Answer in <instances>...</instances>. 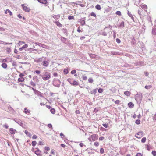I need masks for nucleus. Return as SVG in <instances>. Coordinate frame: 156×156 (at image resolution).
I'll return each instance as SVG.
<instances>
[{
	"label": "nucleus",
	"mask_w": 156,
	"mask_h": 156,
	"mask_svg": "<svg viewBox=\"0 0 156 156\" xmlns=\"http://www.w3.org/2000/svg\"><path fill=\"white\" fill-rule=\"evenodd\" d=\"M50 148L49 147H45V151H44V152L45 153L47 154L48 151L50 150Z\"/></svg>",
	"instance_id": "nucleus-16"
},
{
	"label": "nucleus",
	"mask_w": 156,
	"mask_h": 156,
	"mask_svg": "<svg viewBox=\"0 0 156 156\" xmlns=\"http://www.w3.org/2000/svg\"><path fill=\"white\" fill-rule=\"evenodd\" d=\"M46 107L50 109V108H51V106L50 105H46Z\"/></svg>",
	"instance_id": "nucleus-53"
},
{
	"label": "nucleus",
	"mask_w": 156,
	"mask_h": 156,
	"mask_svg": "<svg viewBox=\"0 0 156 156\" xmlns=\"http://www.w3.org/2000/svg\"><path fill=\"white\" fill-rule=\"evenodd\" d=\"M91 138L93 141L97 140L98 138V136L96 134H93L91 136Z\"/></svg>",
	"instance_id": "nucleus-4"
},
{
	"label": "nucleus",
	"mask_w": 156,
	"mask_h": 156,
	"mask_svg": "<svg viewBox=\"0 0 156 156\" xmlns=\"http://www.w3.org/2000/svg\"><path fill=\"white\" fill-rule=\"evenodd\" d=\"M21 6L23 10L25 12H29L30 11V9L27 6V4H22L21 5Z\"/></svg>",
	"instance_id": "nucleus-2"
},
{
	"label": "nucleus",
	"mask_w": 156,
	"mask_h": 156,
	"mask_svg": "<svg viewBox=\"0 0 156 156\" xmlns=\"http://www.w3.org/2000/svg\"><path fill=\"white\" fill-rule=\"evenodd\" d=\"M42 78L44 80H47L50 78V73L47 72H45L44 74L42 76Z\"/></svg>",
	"instance_id": "nucleus-1"
},
{
	"label": "nucleus",
	"mask_w": 156,
	"mask_h": 156,
	"mask_svg": "<svg viewBox=\"0 0 156 156\" xmlns=\"http://www.w3.org/2000/svg\"><path fill=\"white\" fill-rule=\"evenodd\" d=\"M77 31L79 33L81 31V30L80 29V27H78Z\"/></svg>",
	"instance_id": "nucleus-63"
},
{
	"label": "nucleus",
	"mask_w": 156,
	"mask_h": 156,
	"mask_svg": "<svg viewBox=\"0 0 156 156\" xmlns=\"http://www.w3.org/2000/svg\"><path fill=\"white\" fill-rule=\"evenodd\" d=\"M140 123V120L139 119H137L135 122V123L137 125L139 124Z\"/></svg>",
	"instance_id": "nucleus-35"
},
{
	"label": "nucleus",
	"mask_w": 156,
	"mask_h": 156,
	"mask_svg": "<svg viewBox=\"0 0 156 156\" xmlns=\"http://www.w3.org/2000/svg\"><path fill=\"white\" fill-rule=\"evenodd\" d=\"M120 100H117L115 101V104H119L120 103Z\"/></svg>",
	"instance_id": "nucleus-46"
},
{
	"label": "nucleus",
	"mask_w": 156,
	"mask_h": 156,
	"mask_svg": "<svg viewBox=\"0 0 156 156\" xmlns=\"http://www.w3.org/2000/svg\"><path fill=\"white\" fill-rule=\"evenodd\" d=\"M40 3H42L44 4H46L47 3V0H37Z\"/></svg>",
	"instance_id": "nucleus-8"
},
{
	"label": "nucleus",
	"mask_w": 156,
	"mask_h": 156,
	"mask_svg": "<svg viewBox=\"0 0 156 156\" xmlns=\"http://www.w3.org/2000/svg\"><path fill=\"white\" fill-rule=\"evenodd\" d=\"M28 47V45L26 44H24L23 46H22L21 48H20L19 50L20 51H22L23 49L26 48H27Z\"/></svg>",
	"instance_id": "nucleus-11"
},
{
	"label": "nucleus",
	"mask_w": 156,
	"mask_h": 156,
	"mask_svg": "<svg viewBox=\"0 0 156 156\" xmlns=\"http://www.w3.org/2000/svg\"><path fill=\"white\" fill-rule=\"evenodd\" d=\"M152 34L154 35H156V28H154L152 30Z\"/></svg>",
	"instance_id": "nucleus-25"
},
{
	"label": "nucleus",
	"mask_w": 156,
	"mask_h": 156,
	"mask_svg": "<svg viewBox=\"0 0 156 156\" xmlns=\"http://www.w3.org/2000/svg\"><path fill=\"white\" fill-rule=\"evenodd\" d=\"M124 94L127 96H129L130 94V92L128 91H126L124 92Z\"/></svg>",
	"instance_id": "nucleus-22"
},
{
	"label": "nucleus",
	"mask_w": 156,
	"mask_h": 156,
	"mask_svg": "<svg viewBox=\"0 0 156 156\" xmlns=\"http://www.w3.org/2000/svg\"><path fill=\"white\" fill-rule=\"evenodd\" d=\"M152 86L150 85H146L145 87V88L147 89H148L150 88H151L152 87Z\"/></svg>",
	"instance_id": "nucleus-31"
},
{
	"label": "nucleus",
	"mask_w": 156,
	"mask_h": 156,
	"mask_svg": "<svg viewBox=\"0 0 156 156\" xmlns=\"http://www.w3.org/2000/svg\"><path fill=\"white\" fill-rule=\"evenodd\" d=\"M6 51L9 53L11 51V49L9 48H6Z\"/></svg>",
	"instance_id": "nucleus-37"
},
{
	"label": "nucleus",
	"mask_w": 156,
	"mask_h": 156,
	"mask_svg": "<svg viewBox=\"0 0 156 156\" xmlns=\"http://www.w3.org/2000/svg\"><path fill=\"white\" fill-rule=\"evenodd\" d=\"M25 43V42L24 41H19V42L18 43V44L20 46L23 44H24Z\"/></svg>",
	"instance_id": "nucleus-24"
},
{
	"label": "nucleus",
	"mask_w": 156,
	"mask_h": 156,
	"mask_svg": "<svg viewBox=\"0 0 156 156\" xmlns=\"http://www.w3.org/2000/svg\"><path fill=\"white\" fill-rule=\"evenodd\" d=\"M61 146L63 148L65 147L66 146L65 145L63 144H61Z\"/></svg>",
	"instance_id": "nucleus-62"
},
{
	"label": "nucleus",
	"mask_w": 156,
	"mask_h": 156,
	"mask_svg": "<svg viewBox=\"0 0 156 156\" xmlns=\"http://www.w3.org/2000/svg\"><path fill=\"white\" fill-rule=\"evenodd\" d=\"M4 126L6 128V129H8V126L6 125V124H5L4 125Z\"/></svg>",
	"instance_id": "nucleus-61"
},
{
	"label": "nucleus",
	"mask_w": 156,
	"mask_h": 156,
	"mask_svg": "<svg viewBox=\"0 0 156 156\" xmlns=\"http://www.w3.org/2000/svg\"><path fill=\"white\" fill-rule=\"evenodd\" d=\"M1 66L3 68L5 69L7 67V65L6 63H3L2 64Z\"/></svg>",
	"instance_id": "nucleus-20"
},
{
	"label": "nucleus",
	"mask_w": 156,
	"mask_h": 156,
	"mask_svg": "<svg viewBox=\"0 0 156 156\" xmlns=\"http://www.w3.org/2000/svg\"><path fill=\"white\" fill-rule=\"evenodd\" d=\"M88 81L89 83H92L93 82V80L92 78H89Z\"/></svg>",
	"instance_id": "nucleus-26"
},
{
	"label": "nucleus",
	"mask_w": 156,
	"mask_h": 156,
	"mask_svg": "<svg viewBox=\"0 0 156 156\" xmlns=\"http://www.w3.org/2000/svg\"><path fill=\"white\" fill-rule=\"evenodd\" d=\"M68 19L69 20H71L74 19V17L73 16H68Z\"/></svg>",
	"instance_id": "nucleus-36"
},
{
	"label": "nucleus",
	"mask_w": 156,
	"mask_h": 156,
	"mask_svg": "<svg viewBox=\"0 0 156 156\" xmlns=\"http://www.w3.org/2000/svg\"><path fill=\"white\" fill-rule=\"evenodd\" d=\"M141 8L145 11H146L147 9V6L145 4L142 3L140 5Z\"/></svg>",
	"instance_id": "nucleus-5"
},
{
	"label": "nucleus",
	"mask_w": 156,
	"mask_h": 156,
	"mask_svg": "<svg viewBox=\"0 0 156 156\" xmlns=\"http://www.w3.org/2000/svg\"><path fill=\"white\" fill-rule=\"evenodd\" d=\"M79 145L81 147H82L83 146L84 144H83L82 143H80L79 144Z\"/></svg>",
	"instance_id": "nucleus-60"
},
{
	"label": "nucleus",
	"mask_w": 156,
	"mask_h": 156,
	"mask_svg": "<svg viewBox=\"0 0 156 156\" xmlns=\"http://www.w3.org/2000/svg\"><path fill=\"white\" fill-rule=\"evenodd\" d=\"M152 154L154 156H156V151H153L152 152Z\"/></svg>",
	"instance_id": "nucleus-41"
},
{
	"label": "nucleus",
	"mask_w": 156,
	"mask_h": 156,
	"mask_svg": "<svg viewBox=\"0 0 156 156\" xmlns=\"http://www.w3.org/2000/svg\"><path fill=\"white\" fill-rule=\"evenodd\" d=\"M63 72L64 73V74H67L69 73V71L67 69H65L64 70Z\"/></svg>",
	"instance_id": "nucleus-28"
},
{
	"label": "nucleus",
	"mask_w": 156,
	"mask_h": 156,
	"mask_svg": "<svg viewBox=\"0 0 156 156\" xmlns=\"http://www.w3.org/2000/svg\"><path fill=\"white\" fill-rule=\"evenodd\" d=\"M54 23L56 24V25L59 27H62V25L58 21H56L54 22Z\"/></svg>",
	"instance_id": "nucleus-14"
},
{
	"label": "nucleus",
	"mask_w": 156,
	"mask_h": 156,
	"mask_svg": "<svg viewBox=\"0 0 156 156\" xmlns=\"http://www.w3.org/2000/svg\"><path fill=\"white\" fill-rule=\"evenodd\" d=\"M103 91V90L101 88H99L98 90V92L99 93H102Z\"/></svg>",
	"instance_id": "nucleus-34"
},
{
	"label": "nucleus",
	"mask_w": 156,
	"mask_h": 156,
	"mask_svg": "<svg viewBox=\"0 0 156 156\" xmlns=\"http://www.w3.org/2000/svg\"><path fill=\"white\" fill-rule=\"evenodd\" d=\"M90 15L91 16H93V17H96V14H95V13L94 12H91V13Z\"/></svg>",
	"instance_id": "nucleus-29"
},
{
	"label": "nucleus",
	"mask_w": 156,
	"mask_h": 156,
	"mask_svg": "<svg viewBox=\"0 0 156 156\" xmlns=\"http://www.w3.org/2000/svg\"><path fill=\"white\" fill-rule=\"evenodd\" d=\"M25 79L23 77H20L18 79V81L20 82H24Z\"/></svg>",
	"instance_id": "nucleus-13"
},
{
	"label": "nucleus",
	"mask_w": 156,
	"mask_h": 156,
	"mask_svg": "<svg viewBox=\"0 0 156 156\" xmlns=\"http://www.w3.org/2000/svg\"><path fill=\"white\" fill-rule=\"evenodd\" d=\"M82 78L83 80H86L87 79V77L85 75H83L82 76Z\"/></svg>",
	"instance_id": "nucleus-30"
},
{
	"label": "nucleus",
	"mask_w": 156,
	"mask_h": 156,
	"mask_svg": "<svg viewBox=\"0 0 156 156\" xmlns=\"http://www.w3.org/2000/svg\"><path fill=\"white\" fill-rule=\"evenodd\" d=\"M35 153L38 156H41V151L39 150L38 149L35 152Z\"/></svg>",
	"instance_id": "nucleus-10"
},
{
	"label": "nucleus",
	"mask_w": 156,
	"mask_h": 156,
	"mask_svg": "<svg viewBox=\"0 0 156 156\" xmlns=\"http://www.w3.org/2000/svg\"><path fill=\"white\" fill-rule=\"evenodd\" d=\"M53 17L56 20H58L60 18V16L59 15H55L53 16Z\"/></svg>",
	"instance_id": "nucleus-21"
},
{
	"label": "nucleus",
	"mask_w": 156,
	"mask_h": 156,
	"mask_svg": "<svg viewBox=\"0 0 156 156\" xmlns=\"http://www.w3.org/2000/svg\"><path fill=\"white\" fill-rule=\"evenodd\" d=\"M50 112L53 114H54L55 113V110L54 108H51L50 110Z\"/></svg>",
	"instance_id": "nucleus-23"
},
{
	"label": "nucleus",
	"mask_w": 156,
	"mask_h": 156,
	"mask_svg": "<svg viewBox=\"0 0 156 156\" xmlns=\"http://www.w3.org/2000/svg\"><path fill=\"white\" fill-rule=\"evenodd\" d=\"M24 75L23 74V73H20V75H19V76L20 77H23V76H24Z\"/></svg>",
	"instance_id": "nucleus-55"
},
{
	"label": "nucleus",
	"mask_w": 156,
	"mask_h": 156,
	"mask_svg": "<svg viewBox=\"0 0 156 156\" xmlns=\"http://www.w3.org/2000/svg\"><path fill=\"white\" fill-rule=\"evenodd\" d=\"M143 154L140 153H137L136 155V156H143Z\"/></svg>",
	"instance_id": "nucleus-47"
},
{
	"label": "nucleus",
	"mask_w": 156,
	"mask_h": 156,
	"mask_svg": "<svg viewBox=\"0 0 156 156\" xmlns=\"http://www.w3.org/2000/svg\"><path fill=\"white\" fill-rule=\"evenodd\" d=\"M100 153L101 154L104 153V149L102 148H101L100 150Z\"/></svg>",
	"instance_id": "nucleus-48"
},
{
	"label": "nucleus",
	"mask_w": 156,
	"mask_h": 156,
	"mask_svg": "<svg viewBox=\"0 0 156 156\" xmlns=\"http://www.w3.org/2000/svg\"><path fill=\"white\" fill-rule=\"evenodd\" d=\"M128 106L130 108H132L134 106V104L132 102H129L128 104Z\"/></svg>",
	"instance_id": "nucleus-15"
},
{
	"label": "nucleus",
	"mask_w": 156,
	"mask_h": 156,
	"mask_svg": "<svg viewBox=\"0 0 156 156\" xmlns=\"http://www.w3.org/2000/svg\"><path fill=\"white\" fill-rule=\"evenodd\" d=\"M94 145L96 147H98L99 145V143L98 142H95L94 143Z\"/></svg>",
	"instance_id": "nucleus-42"
},
{
	"label": "nucleus",
	"mask_w": 156,
	"mask_h": 156,
	"mask_svg": "<svg viewBox=\"0 0 156 156\" xmlns=\"http://www.w3.org/2000/svg\"><path fill=\"white\" fill-rule=\"evenodd\" d=\"M72 85L76 86L78 85H79V83L78 81L74 80L72 82Z\"/></svg>",
	"instance_id": "nucleus-17"
},
{
	"label": "nucleus",
	"mask_w": 156,
	"mask_h": 156,
	"mask_svg": "<svg viewBox=\"0 0 156 156\" xmlns=\"http://www.w3.org/2000/svg\"><path fill=\"white\" fill-rule=\"evenodd\" d=\"M128 16L131 18L132 20H134V17H133L132 15L130 13V12L129 11H128Z\"/></svg>",
	"instance_id": "nucleus-19"
},
{
	"label": "nucleus",
	"mask_w": 156,
	"mask_h": 156,
	"mask_svg": "<svg viewBox=\"0 0 156 156\" xmlns=\"http://www.w3.org/2000/svg\"><path fill=\"white\" fill-rule=\"evenodd\" d=\"M115 13L117 15H118L119 16H120L121 15V12L119 11H117Z\"/></svg>",
	"instance_id": "nucleus-32"
},
{
	"label": "nucleus",
	"mask_w": 156,
	"mask_h": 156,
	"mask_svg": "<svg viewBox=\"0 0 156 156\" xmlns=\"http://www.w3.org/2000/svg\"><path fill=\"white\" fill-rule=\"evenodd\" d=\"M96 92H97V89H95L91 91V94H93L94 93L95 94L96 93Z\"/></svg>",
	"instance_id": "nucleus-45"
},
{
	"label": "nucleus",
	"mask_w": 156,
	"mask_h": 156,
	"mask_svg": "<svg viewBox=\"0 0 156 156\" xmlns=\"http://www.w3.org/2000/svg\"><path fill=\"white\" fill-rule=\"evenodd\" d=\"M125 23L124 21H122L119 25V27L123 28L124 27Z\"/></svg>",
	"instance_id": "nucleus-12"
},
{
	"label": "nucleus",
	"mask_w": 156,
	"mask_h": 156,
	"mask_svg": "<svg viewBox=\"0 0 156 156\" xmlns=\"http://www.w3.org/2000/svg\"><path fill=\"white\" fill-rule=\"evenodd\" d=\"M55 82H58L59 83L58 85H55L56 86L58 87L59 86L60 84V81L59 80H58L55 81L54 83L55 84Z\"/></svg>",
	"instance_id": "nucleus-39"
},
{
	"label": "nucleus",
	"mask_w": 156,
	"mask_h": 156,
	"mask_svg": "<svg viewBox=\"0 0 156 156\" xmlns=\"http://www.w3.org/2000/svg\"><path fill=\"white\" fill-rule=\"evenodd\" d=\"M18 17H19L21 19L22 18V16L20 14H19L18 15Z\"/></svg>",
	"instance_id": "nucleus-64"
},
{
	"label": "nucleus",
	"mask_w": 156,
	"mask_h": 156,
	"mask_svg": "<svg viewBox=\"0 0 156 156\" xmlns=\"http://www.w3.org/2000/svg\"><path fill=\"white\" fill-rule=\"evenodd\" d=\"M9 131L11 134H14L16 133V129L13 128H10L9 129Z\"/></svg>",
	"instance_id": "nucleus-7"
},
{
	"label": "nucleus",
	"mask_w": 156,
	"mask_h": 156,
	"mask_svg": "<svg viewBox=\"0 0 156 156\" xmlns=\"http://www.w3.org/2000/svg\"><path fill=\"white\" fill-rule=\"evenodd\" d=\"M34 72H35L37 74H40L41 72L39 70H36Z\"/></svg>",
	"instance_id": "nucleus-52"
},
{
	"label": "nucleus",
	"mask_w": 156,
	"mask_h": 156,
	"mask_svg": "<svg viewBox=\"0 0 156 156\" xmlns=\"http://www.w3.org/2000/svg\"><path fill=\"white\" fill-rule=\"evenodd\" d=\"M48 126L49 128H52V125L51 124H48Z\"/></svg>",
	"instance_id": "nucleus-54"
},
{
	"label": "nucleus",
	"mask_w": 156,
	"mask_h": 156,
	"mask_svg": "<svg viewBox=\"0 0 156 156\" xmlns=\"http://www.w3.org/2000/svg\"><path fill=\"white\" fill-rule=\"evenodd\" d=\"M37 138V136L35 135H34L32 136V138L33 139H36Z\"/></svg>",
	"instance_id": "nucleus-56"
},
{
	"label": "nucleus",
	"mask_w": 156,
	"mask_h": 156,
	"mask_svg": "<svg viewBox=\"0 0 156 156\" xmlns=\"http://www.w3.org/2000/svg\"><path fill=\"white\" fill-rule=\"evenodd\" d=\"M144 135L143 132L142 131L138 132L135 135V137L138 138H140Z\"/></svg>",
	"instance_id": "nucleus-3"
},
{
	"label": "nucleus",
	"mask_w": 156,
	"mask_h": 156,
	"mask_svg": "<svg viewBox=\"0 0 156 156\" xmlns=\"http://www.w3.org/2000/svg\"><path fill=\"white\" fill-rule=\"evenodd\" d=\"M2 62H7V60L6 58H4L2 59Z\"/></svg>",
	"instance_id": "nucleus-58"
},
{
	"label": "nucleus",
	"mask_w": 156,
	"mask_h": 156,
	"mask_svg": "<svg viewBox=\"0 0 156 156\" xmlns=\"http://www.w3.org/2000/svg\"><path fill=\"white\" fill-rule=\"evenodd\" d=\"M7 13H8L10 16H12V12L10 10H9L8 9L6 10L5 11V14H7Z\"/></svg>",
	"instance_id": "nucleus-9"
},
{
	"label": "nucleus",
	"mask_w": 156,
	"mask_h": 156,
	"mask_svg": "<svg viewBox=\"0 0 156 156\" xmlns=\"http://www.w3.org/2000/svg\"><path fill=\"white\" fill-rule=\"evenodd\" d=\"M37 142L36 141H34L32 142V144L33 146H35Z\"/></svg>",
	"instance_id": "nucleus-38"
},
{
	"label": "nucleus",
	"mask_w": 156,
	"mask_h": 156,
	"mask_svg": "<svg viewBox=\"0 0 156 156\" xmlns=\"http://www.w3.org/2000/svg\"><path fill=\"white\" fill-rule=\"evenodd\" d=\"M116 41L119 44L121 43V40L119 38H117L116 39Z\"/></svg>",
	"instance_id": "nucleus-50"
},
{
	"label": "nucleus",
	"mask_w": 156,
	"mask_h": 156,
	"mask_svg": "<svg viewBox=\"0 0 156 156\" xmlns=\"http://www.w3.org/2000/svg\"><path fill=\"white\" fill-rule=\"evenodd\" d=\"M24 112L25 113L27 114L29 113L30 112V111L28 109H27V108H25L24 109Z\"/></svg>",
	"instance_id": "nucleus-27"
},
{
	"label": "nucleus",
	"mask_w": 156,
	"mask_h": 156,
	"mask_svg": "<svg viewBox=\"0 0 156 156\" xmlns=\"http://www.w3.org/2000/svg\"><path fill=\"white\" fill-rule=\"evenodd\" d=\"M146 138L145 137H144L142 138L141 141L142 143H144L146 142Z\"/></svg>",
	"instance_id": "nucleus-33"
},
{
	"label": "nucleus",
	"mask_w": 156,
	"mask_h": 156,
	"mask_svg": "<svg viewBox=\"0 0 156 156\" xmlns=\"http://www.w3.org/2000/svg\"><path fill=\"white\" fill-rule=\"evenodd\" d=\"M105 138L104 137L101 136L99 137V140L100 141L103 140Z\"/></svg>",
	"instance_id": "nucleus-49"
},
{
	"label": "nucleus",
	"mask_w": 156,
	"mask_h": 156,
	"mask_svg": "<svg viewBox=\"0 0 156 156\" xmlns=\"http://www.w3.org/2000/svg\"><path fill=\"white\" fill-rule=\"evenodd\" d=\"M68 81L71 84H72V79L71 78H69L67 79Z\"/></svg>",
	"instance_id": "nucleus-43"
},
{
	"label": "nucleus",
	"mask_w": 156,
	"mask_h": 156,
	"mask_svg": "<svg viewBox=\"0 0 156 156\" xmlns=\"http://www.w3.org/2000/svg\"><path fill=\"white\" fill-rule=\"evenodd\" d=\"M76 70H73L71 71V73L72 74H73L76 73Z\"/></svg>",
	"instance_id": "nucleus-51"
},
{
	"label": "nucleus",
	"mask_w": 156,
	"mask_h": 156,
	"mask_svg": "<svg viewBox=\"0 0 156 156\" xmlns=\"http://www.w3.org/2000/svg\"><path fill=\"white\" fill-rule=\"evenodd\" d=\"M102 125L104 127H105V128H107L108 127V124H103Z\"/></svg>",
	"instance_id": "nucleus-44"
},
{
	"label": "nucleus",
	"mask_w": 156,
	"mask_h": 156,
	"mask_svg": "<svg viewBox=\"0 0 156 156\" xmlns=\"http://www.w3.org/2000/svg\"><path fill=\"white\" fill-rule=\"evenodd\" d=\"M80 22L81 23V24L82 25H83L85 24V21L84 20H80Z\"/></svg>",
	"instance_id": "nucleus-40"
},
{
	"label": "nucleus",
	"mask_w": 156,
	"mask_h": 156,
	"mask_svg": "<svg viewBox=\"0 0 156 156\" xmlns=\"http://www.w3.org/2000/svg\"><path fill=\"white\" fill-rule=\"evenodd\" d=\"M75 112L77 114H79L80 113V111L79 110H76V111Z\"/></svg>",
	"instance_id": "nucleus-57"
},
{
	"label": "nucleus",
	"mask_w": 156,
	"mask_h": 156,
	"mask_svg": "<svg viewBox=\"0 0 156 156\" xmlns=\"http://www.w3.org/2000/svg\"><path fill=\"white\" fill-rule=\"evenodd\" d=\"M42 64L45 67H47L49 65V62L47 61H44L42 62Z\"/></svg>",
	"instance_id": "nucleus-6"
},
{
	"label": "nucleus",
	"mask_w": 156,
	"mask_h": 156,
	"mask_svg": "<svg viewBox=\"0 0 156 156\" xmlns=\"http://www.w3.org/2000/svg\"><path fill=\"white\" fill-rule=\"evenodd\" d=\"M53 75L55 77H57L58 76V74L56 73H55L53 74Z\"/></svg>",
	"instance_id": "nucleus-59"
},
{
	"label": "nucleus",
	"mask_w": 156,
	"mask_h": 156,
	"mask_svg": "<svg viewBox=\"0 0 156 156\" xmlns=\"http://www.w3.org/2000/svg\"><path fill=\"white\" fill-rule=\"evenodd\" d=\"M95 8L98 10H101V6L100 5L98 4L96 5L95 7Z\"/></svg>",
	"instance_id": "nucleus-18"
}]
</instances>
